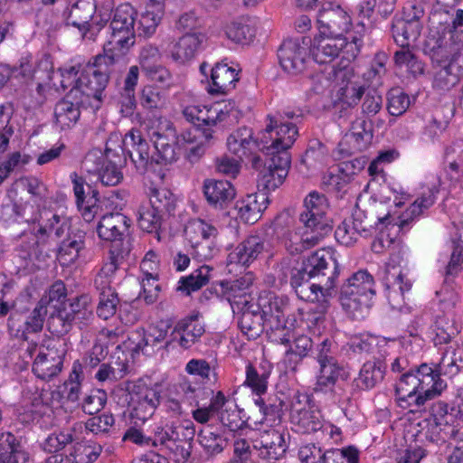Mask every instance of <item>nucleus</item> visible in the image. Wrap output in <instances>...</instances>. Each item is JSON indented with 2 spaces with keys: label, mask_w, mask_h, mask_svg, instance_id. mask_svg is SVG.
Wrapping results in <instances>:
<instances>
[{
  "label": "nucleus",
  "mask_w": 463,
  "mask_h": 463,
  "mask_svg": "<svg viewBox=\"0 0 463 463\" xmlns=\"http://www.w3.org/2000/svg\"><path fill=\"white\" fill-rule=\"evenodd\" d=\"M288 309L287 297L262 291L256 302L237 310L241 312L239 326L249 339H256L266 329L271 342L287 345L293 336L292 325H288L285 319Z\"/></svg>",
  "instance_id": "obj_1"
},
{
  "label": "nucleus",
  "mask_w": 463,
  "mask_h": 463,
  "mask_svg": "<svg viewBox=\"0 0 463 463\" xmlns=\"http://www.w3.org/2000/svg\"><path fill=\"white\" fill-rule=\"evenodd\" d=\"M4 211H12L14 220H24L32 224V232L35 236V241L24 250V245H20V255L24 260L33 258L40 259L42 255L48 256L52 247L56 244V240L61 238L65 232L69 230L67 222L61 219L60 215L49 208H40L34 210V205L31 202L24 203H14L3 206Z\"/></svg>",
  "instance_id": "obj_2"
},
{
  "label": "nucleus",
  "mask_w": 463,
  "mask_h": 463,
  "mask_svg": "<svg viewBox=\"0 0 463 463\" xmlns=\"http://www.w3.org/2000/svg\"><path fill=\"white\" fill-rule=\"evenodd\" d=\"M301 118V115H297L293 111L269 114L266 127L260 131V150L270 156L267 167L280 171L279 180L283 175L288 174L291 157L288 149L297 139V124L300 122Z\"/></svg>",
  "instance_id": "obj_3"
},
{
  "label": "nucleus",
  "mask_w": 463,
  "mask_h": 463,
  "mask_svg": "<svg viewBox=\"0 0 463 463\" xmlns=\"http://www.w3.org/2000/svg\"><path fill=\"white\" fill-rule=\"evenodd\" d=\"M194 435V423L186 420L178 425L157 426L149 437H146L137 429L129 428L125 432L123 440L142 447H153L175 463H185L191 456V442Z\"/></svg>",
  "instance_id": "obj_4"
},
{
  "label": "nucleus",
  "mask_w": 463,
  "mask_h": 463,
  "mask_svg": "<svg viewBox=\"0 0 463 463\" xmlns=\"http://www.w3.org/2000/svg\"><path fill=\"white\" fill-rule=\"evenodd\" d=\"M290 259L284 258L276 267L280 280H287L290 274V286L303 284L311 279H336L340 273L335 251L332 249H320L309 255L296 267L290 268Z\"/></svg>",
  "instance_id": "obj_5"
},
{
  "label": "nucleus",
  "mask_w": 463,
  "mask_h": 463,
  "mask_svg": "<svg viewBox=\"0 0 463 463\" xmlns=\"http://www.w3.org/2000/svg\"><path fill=\"white\" fill-rule=\"evenodd\" d=\"M419 435L436 445H444L463 430V402L449 406L439 402L433 404L429 418L418 423Z\"/></svg>",
  "instance_id": "obj_6"
},
{
  "label": "nucleus",
  "mask_w": 463,
  "mask_h": 463,
  "mask_svg": "<svg viewBox=\"0 0 463 463\" xmlns=\"http://www.w3.org/2000/svg\"><path fill=\"white\" fill-rule=\"evenodd\" d=\"M110 47H104V54L98 55L94 58L92 64L82 71L76 85L71 89H78L85 96V100L90 104V99L101 101L102 92L106 89L109 75L115 71L117 67L125 64V58L122 52H111Z\"/></svg>",
  "instance_id": "obj_7"
},
{
  "label": "nucleus",
  "mask_w": 463,
  "mask_h": 463,
  "mask_svg": "<svg viewBox=\"0 0 463 463\" xmlns=\"http://www.w3.org/2000/svg\"><path fill=\"white\" fill-rule=\"evenodd\" d=\"M148 137L156 150V165L160 163L172 164L179 158L182 154V146L184 143H192V132L187 130L180 136L170 121L160 122L156 127L148 130Z\"/></svg>",
  "instance_id": "obj_8"
},
{
  "label": "nucleus",
  "mask_w": 463,
  "mask_h": 463,
  "mask_svg": "<svg viewBox=\"0 0 463 463\" xmlns=\"http://www.w3.org/2000/svg\"><path fill=\"white\" fill-rule=\"evenodd\" d=\"M315 359L319 365L315 387L316 391L326 392L332 390L334 386L350 379L348 367L333 355L327 340L323 341L318 345Z\"/></svg>",
  "instance_id": "obj_9"
},
{
  "label": "nucleus",
  "mask_w": 463,
  "mask_h": 463,
  "mask_svg": "<svg viewBox=\"0 0 463 463\" xmlns=\"http://www.w3.org/2000/svg\"><path fill=\"white\" fill-rule=\"evenodd\" d=\"M135 14L134 8L128 4L120 5L114 10L110 22L111 36L105 47L125 56L126 51L135 43Z\"/></svg>",
  "instance_id": "obj_10"
},
{
  "label": "nucleus",
  "mask_w": 463,
  "mask_h": 463,
  "mask_svg": "<svg viewBox=\"0 0 463 463\" xmlns=\"http://www.w3.org/2000/svg\"><path fill=\"white\" fill-rule=\"evenodd\" d=\"M311 38H289L280 44L278 58L281 68L293 75L303 72L309 61Z\"/></svg>",
  "instance_id": "obj_11"
},
{
  "label": "nucleus",
  "mask_w": 463,
  "mask_h": 463,
  "mask_svg": "<svg viewBox=\"0 0 463 463\" xmlns=\"http://www.w3.org/2000/svg\"><path fill=\"white\" fill-rule=\"evenodd\" d=\"M326 80L332 81L337 99L349 107L361 100L364 94V86L355 80L353 69L348 66L336 69L335 66L326 68Z\"/></svg>",
  "instance_id": "obj_12"
},
{
  "label": "nucleus",
  "mask_w": 463,
  "mask_h": 463,
  "mask_svg": "<svg viewBox=\"0 0 463 463\" xmlns=\"http://www.w3.org/2000/svg\"><path fill=\"white\" fill-rule=\"evenodd\" d=\"M125 162L126 158L107 148L105 156L88 155L83 161V167L88 173L96 174L103 185L115 186L123 179L120 168Z\"/></svg>",
  "instance_id": "obj_13"
},
{
  "label": "nucleus",
  "mask_w": 463,
  "mask_h": 463,
  "mask_svg": "<svg viewBox=\"0 0 463 463\" xmlns=\"http://www.w3.org/2000/svg\"><path fill=\"white\" fill-rule=\"evenodd\" d=\"M298 458L302 463H358L359 452L353 446L323 451L320 447L309 443L299 448Z\"/></svg>",
  "instance_id": "obj_14"
},
{
  "label": "nucleus",
  "mask_w": 463,
  "mask_h": 463,
  "mask_svg": "<svg viewBox=\"0 0 463 463\" xmlns=\"http://www.w3.org/2000/svg\"><path fill=\"white\" fill-rule=\"evenodd\" d=\"M319 33L323 36L345 38L351 26V17L340 5L326 3L317 14Z\"/></svg>",
  "instance_id": "obj_15"
},
{
  "label": "nucleus",
  "mask_w": 463,
  "mask_h": 463,
  "mask_svg": "<svg viewBox=\"0 0 463 463\" xmlns=\"http://www.w3.org/2000/svg\"><path fill=\"white\" fill-rule=\"evenodd\" d=\"M254 276L251 272H248L234 280H223L215 285L214 290L216 296L227 299L233 312L241 310L242 307H246L254 303L248 293L252 286Z\"/></svg>",
  "instance_id": "obj_16"
},
{
  "label": "nucleus",
  "mask_w": 463,
  "mask_h": 463,
  "mask_svg": "<svg viewBox=\"0 0 463 463\" xmlns=\"http://www.w3.org/2000/svg\"><path fill=\"white\" fill-rule=\"evenodd\" d=\"M85 96L78 89H71L70 91L54 106L53 114L55 124L61 129L71 128L79 121L81 109L87 108L90 103Z\"/></svg>",
  "instance_id": "obj_17"
},
{
  "label": "nucleus",
  "mask_w": 463,
  "mask_h": 463,
  "mask_svg": "<svg viewBox=\"0 0 463 463\" xmlns=\"http://www.w3.org/2000/svg\"><path fill=\"white\" fill-rule=\"evenodd\" d=\"M438 381H443L435 373L432 366L422 364L414 369L402 373L399 383L396 384V394H407L421 392L428 387L432 389L438 384Z\"/></svg>",
  "instance_id": "obj_18"
},
{
  "label": "nucleus",
  "mask_w": 463,
  "mask_h": 463,
  "mask_svg": "<svg viewBox=\"0 0 463 463\" xmlns=\"http://www.w3.org/2000/svg\"><path fill=\"white\" fill-rule=\"evenodd\" d=\"M287 449L285 434L275 429L261 431L252 445L253 454L269 462L282 458Z\"/></svg>",
  "instance_id": "obj_19"
},
{
  "label": "nucleus",
  "mask_w": 463,
  "mask_h": 463,
  "mask_svg": "<svg viewBox=\"0 0 463 463\" xmlns=\"http://www.w3.org/2000/svg\"><path fill=\"white\" fill-rule=\"evenodd\" d=\"M123 143L132 163L140 174L155 171L154 165L158 159H156L155 156L149 155L148 143L141 137L138 130L128 131L125 135Z\"/></svg>",
  "instance_id": "obj_20"
},
{
  "label": "nucleus",
  "mask_w": 463,
  "mask_h": 463,
  "mask_svg": "<svg viewBox=\"0 0 463 463\" xmlns=\"http://www.w3.org/2000/svg\"><path fill=\"white\" fill-rule=\"evenodd\" d=\"M318 280V283H311L308 281L303 284H297L291 288L299 299L319 303L320 312L324 313L329 306L330 298H332L335 293L336 279L324 278Z\"/></svg>",
  "instance_id": "obj_21"
},
{
  "label": "nucleus",
  "mask_w": 463,
  "mask_h": 463,
  "mask_svg": "<svg viewBox=\"0 0 463 463\" xmlns=\"http://www.w3.org/2000/svg\"><path fill=\"white\" fill-rule=\"evenodd\" d=\"M131 416L142 421L148 420L160 403V392L145 384L134 385L131 392Z\"/></svg>",
  "instance_id": "obj_22"
},
{
  "label": "nucleus",
  "mask_w": 463,
  "mask_h": 463,
  "mask_svg": "<svg viewBox=\"0 0 463 463\" xmlns=\"http://www.w3.org/2000/svg\"><path fill=\"white\" fill-rule=\"evenodd\" d=\"M357 41L358 39L354 37L353 42L348 43L346 38L323 36L319 33L318 37L311 40L309 51L316 62L329 63L339 55L345 47H350L353 50L354 45L358 51Z\"/></svg>",
  "instance_id": "obj_23"
},
{
  "label": "nucleus",
  "mask_w": 463,
  "mask_h": 463,
  "mask_svg": "<svg viewBox=\"0 0 463 463\" xmlns=\"http://www.w3.org/2000/svg\"><path fill=\"white\" fill-rule=\"evenodd\" d=\"M130 219L121 213H111L102 216L97 226L99 237L111 242L130 241L128 238Z\"/></svg>",
  "instance_id": "obj_24"
},
{
  "label": "nucleus",
  "mask_w": 463,
  "mask_h": 463,
  "mask_svg": "<svg viewBox=\"0 0 463 463\" xmlns=\"http://www.w3.org/2000/svg\"><path fill=\"white\" fill-rule=\"evenodd\" d=\"M266 240L260 234H251L240 242L229 254V261L250 266L266 250Z\"/></svg>",
  "instance_id": "obj_25"
},
{
  "label": "nucleus",
  "mask_w": 463,
  "mask_h": 463,
  "mask_svg": "<svg viewBox=\"0 0 463 463\" xmlns=\"http://www.w3.org/2000/svg\"><path fill=\"white\" fill-rule=\"evenodd\" d=\"M363 210L357 208L353 213V221H343L335 232V240L345 245L352 246L363 234L367 235L372 231V224L362 220Z\"/></svg>",
  "instance_id": "obj_26"
},
{
  "label": "nucleus",
  "mask_w": 463,
  "mask_h": 463,
  "mask_svg": "<svg viewBox=\"0 0 463 463\" xmlns=\"http://www.w3.org/2000/svg\"><path fill=\"white\" fill-rule=\"evenodd\" d=\"M131 250L132 245L130 241L116 242V244L110 246L109 261L103 265L95 279L97 288H99L100 286L110 284V279L129 257Z\"/></svg>",
  "instance_id": "obj_27"
},
{
  "label": "nucleus",
  "mask_w": 463,
  "mask_h": 463,
  "mask_svg": "<svg viewBox=\"0 0 463 463\" xmlns=\"http://www.w3.org/2000/svg\"><path fill=\"white\" fill-rule=\"evenodd\" d=\"M206 40L203 33H188L181 36L170 50L171 58L180 64L192 61Z\"/></svg>",
  "instance_id": "obj_28"
},
{
  "label": "nucleus",
  "mask_w": 463,
  "mask_h": 463,
  "mask_svg": "<svg viewBox=\"0 0 463 463\" xmlns=\"http://www.w3.org/2000/svg\"><path fill=\"white\" fill-rule=\"evenodd\" d=\"M203 192L207 203L216 208L222 209L235 197V188L227 180L206 179Z\"/></svg>",
  "instance_id": "obj_29"
},
{
  "label": "nucleus",
  "mask_w": 463,
  "mask_h": 463,
  "mask_svg": "<svg viewBox=\"0 0 463 463\" xmlns=\"http://www.w3.org/2000/svg\"><path fill=\"white\" fill-rule=\"evenodd\" d=\"M67 237L64 238L58 249V257L63 263H73L81 257H85L86 252V232L80 229H70L65 232Z\"/></svg>",
  "instance_id": "obj_30"
},
{
  "label": "nucleus",
  "mask_w": 463,
  "mask_h": 463,
  "mask_svg": "<svg viewBox=\"0 0 463 463\" xmlns=\"http://www.w3.org/2000/svg\"><path fill=\"white\" fill-rule=\"evenodd\" d=\"M204 332V326L195 317H190L179 321L170 336L171 341L176 342L184 349H188L200 340Z\"/></svg>",
  "instance_id": "obj_31"
},
{
  "label": "nucleus",
  "mask_w": 463,
  "mask_h": 463,
  "mask_svg": "<svg viewBox=\"0 0 463 463\" xmlns=\"http://www.w3.org/2000/svg\"><path fill=\"white\" fill-rule=\"evenodd\" d=\"M435 373L440 378L441 375L449 378L457 375L463 368V343L453 341L445 349L440 362L434 364Z\"/></svg>",
  "instance_id": "obj_32"
},
{
  "label": "nucleus",
  "mask_w": 463,
  "mask_h": 463,
  "mask_svg": "<svg viewBox=\"0 0 463 463\" xmlns=\"http://www.w3.org/2000/svg\"><path fill=\"white\" fill-rule=\"evenodd\" d=\"M278 239L290 254H299L319 244V241L304 230L302 233L290 229L276 228Z\"/></svg>",
  "instance_id": "obj_33"
},
{
  "label": "nucleus",
  "mask_w": 463,
  "mask_h": 463,
  "mask_svg": "<svg viewBox=\"0 0 463 463\" xmlns=\"http://www.w3.org/2000/svg\"><path fill=\"white\" fill-rule=\"evenodd\" d=\"M269 199L266 194H248L244 199L236 203L238 217L241 222L253 224L260 220L264 210L267 209Z\"/></svg>",
  "instance_id": "obj_34"
},
{
  "label": "nucleus",
  "mask_w": 463,
  "mask_h": 463,
  "mask_svg": "<svg viewBox=\"0 0 463 463\" xmlns=\"http://www.w3.org/2000/svg\"><path fill=\"white\" fill-rule=\"evenodd\" d=\"M211 71V83L208 92L211 94H226L235 88L239 80L235 69L224 63H217Z\"/></svg>",
  "instance_id": "obj_35"
},
{
  "label": "nucleus",
  "mask_w": 463,
  "mask_h": 463,
  "mask_svg": "<svg viewBox=\"0 0 463 463\" xmlns=\"http://www.w3.org/2000/svg\"><path fill=\"white\" fill-rule=\"evenodd\" d=\"M298 220L304 230L319 242L333 230L332 219L328 215H324V213H314V212L302 209Z\"/></svg>",
  "instance_id": "obj_36"
},
{
  "label": "nucleus",
  "mask_w": 463,
  "mask_h": 463,
  "mask_svg": "<svg viewBox=\"0 0 463 463\" xmlns=\"http://www.w3.org/2000/svg\"><path fill=\"white\" fill-rule=\"evenodd\" d=\"M29 453L11 432L0 433V463H27Z\"/></svg>",
  "instance_id": "obj_37"
},
{
  "label": "nucleus",
  "mask_w": 463,
  "mask_h": 463,
  "mask_svg": "<svg viewBox=\"0 0 463 463\" xmlns=\"http://www.w3.org/2000/svg\"><path fill=\"white\" fill-rule=\"evenodd\" d=\"M446 386L447 384L444 381H438V384L432 389L428 387L426 390L413 393H399L396 394V402L401 408L414 412L424 406L427 401L432 400L439 395Z\"/></svg>",
  "instance_id": "obj_38"
},
{
  "label": "nucleus",
  "mask_w": 463,
  "mask_h": 463,
  "mask_svg": "<svg viewBox=\"0 0 463 463\" xmlns=\"http://www.w3.org/2000/svg\"><path fill=\"white\" fill-rule=\"evenodd\" d=\"M421 29L420 21L399 18L392 22V34L397 45L410 47L420 37Z\"/></svg>",
  "instance_id": "obj_39"
},
{
  "label": "nucleus",
  "mask_w": 463,
  "mask_h": 463,
  "mask_svg": "<svg viewBox=\"0 0 463 463\" xmlns=\"http://www.w3.org/2000/svg\"><path fill=\"white\" fill-rule=\"evenodd\" d=\"M171 327L169 323L161 322L157 326L151 327L142 340L137 343L135 350H140L144 354L154 353L156 350L167 348L174 341L166 339L168 329Z\"/></svg>",
  "instance_id": "obj_40"
},
{
  "label": "nucleus",
  "mask_w": 463,
  "mask_h": 463,
  "mask_svg": "<svg viewBox=\"0 0 463 463\" xmlns=\"http://www.w3.org/2000/svg\"><path fill=\"white\" fill-rule=\"evenodd\" d=\"M260 132L256 139H252V131L250 128L243 127L232 133L227 139V146L230 152L236 155L239 158L247 156L253 147H259Z\"/></svg>",
  "instance_id": "obj_41"
},
{
  "label": "nucleus",
  "mask_w": 463,
  "mask_h": 463,
  "mask_svg": "<svg viewBox=\"0 0 463 463\" xmlns=\"http://www.w3.org/2000/svg\"><path fill=\"white\" fill-rule=\"evenodd\" d=\"M385 372L386 365L381 359L367 361L363 364L354 383L361 390L372 389L383 380Z\"/></svg>",
  "instance_id": "obj_42"
},
{
  "label": "nucleus",
  "mask_w": 463,
  "mask_h": 463,
  "mask_svg": "<svg viewBox=\"0 0 463 463\" xmlns=\"http://www.w3.org/2000/svg\"><path fill=\"white\" fill-rule=\"evenodd\" d=\"M95 12L96 5L92 0H79L70 8L66 16L67 24L80 31H88Z\"/></svg>",
  "instance_id": "obj_43"
},
{
  "label": "nucleus",
  "mask_w": 463,
  "mask_h": 463,
  "mask_svg": "<svg viewBox=\"0 0 463 463\" xmlns=\"http://www.w3.org/2000/svg\"><path fill=\"white\" fill-rule=\"evenodd\" d=\"M446 34L434 35L431 34L425 42L424 52L427 54L432 62L442 66L443 63L449 61L453 52Z\"/></svg>",
  "instance_id": "obj_44"
},
{
  "label": "nucleus",
  "mask_w": 463,
  "mask_h": 463,
  "mask_svg": "<svg viewBox=\"0 0 463 463\" xmlns=\"http://www.w3.org/2000/svg\"><path fill=\"white\" fill-rule=\"evenodd\" d=\"M61 356L40 351L33 364V372L38 378L48 381L61 372Z\"/></svg>",
  "instance_id": "obj_45"
},
{
  "label": "nucleus",
  "mask_w": 463,
  "mask_h": 463,
  "mask_svg": "<svg viewBox=\"0 0 463 463\" xmlns=\"http://www.w3.org/2000/svg\"><path fill=\"white\" fill-rule=\"evenodd\" d=\"M373 296L354 291L350 296L340 292V301L343 308L354 319H360L368 313L372 307Z\"/></svg>",
  "instance_id": "obj_46"
},
{
  "label": "nucleus",
  "mask_w": 463,
  "mask_h": 463,
  "mask_svg": "<svg viewBox=\"0 0 463 463\" xmlns=\"http://www.w3.org/2000/svg\"><path fill=\"white\" fill-rule=\"evenodd\" d=\"M436 187L428 188L420 197H418L410 207L402 213L400 220V227L408 226L414 219L418 218L423 213L432 206L436 200Z\"/></svg>",
  "instance_id": "obj_47"
},
{
  "label": "nucleus",
  "mask_w": 463,
  "mask_h": 463,
  "mask_svg": "<svg viewBox=\"0 0 463 463\" xmlns=\"http://www.w3.org/2000/svg\"><path fill=\"white\" fill-rule=\"evenodd\" d=\"M179 392L183 399L190 405L199 406L206 402L213 394V390L203 383H198L188 379L179 383Z\"/></svg>",
  "instance_id": "obj_48"
},
{
  "label": "nucleus",
  "mask_w": 463,
  "mask_h": 463,
  "mask_svg": "<svg viewBox=\"0 0 463 463\" xmlns=\"http://www.w3.org/2000/svg\"><path fill=\"white\" fill-rule=\"evenodd\" d=\"M354 291L362 294H368L369 296L375 295L374 280L373 276L364 269L358 270L354 273L342 285L340 292H345L349 296Z\"/></svg>",
  "instance_id": "obj_49"
},
{
  "label": "nucleus",
  "mask_w": 463,
  "mask_h": 463,
  "mask_svg": "<svg viewBox=\"0 0 463 463\" xmlns=\"http://www.w3.org/2000/svg\"><path fill=\"white\" fill-rule=\"evenodd\" d=\"M291 420L297 430L302 433L318 432L323 428L324 421L320 411L315 406H309L308 410L293 414Z\"/></svg>",
  "instance_id": "obj_50"
},
{
  "label": "nucleus",
  "mask_w": 463,
  "mask_h": 463,
  "mask_svg": "<svg viewBox=\"0 0 463 463\" xmlns=\"http://www.w3.org/2000/svg\"><path fill=\"white\" fill-rule=\"evenodd\" d=\"M198 123L202 124L200 129L205 141H210L213 138V127L216 126L217 123L222 122L227 118V113L223 112L217 106L210 108L203 107L199 109Z\"/></svg>",
  "instance_id": "obj_51"
},
{
  "label": "nucleus",
  "mask_w": 463,
  "mask_h": 463,
  "mask_svg": "<svg viewBox=\"0 0 463 463\" xmlns=\"http://www.w3.org/2000/svg\"><path fill=\"white\" fill-rule=\"evenodd\" d=\"M392 277V280L387 277L385 283L387 298L392 307H398L403 302L405 293L411 290V283L402 272Z\"/></svg>",
  "instance_id": "obj_52"
},
{
  "label": "nucleus",
  "mask_w": 463,
  "mask_h": 463,
  "mask_svg": "<svg viewBox=\"0 0 463 463\" xmlns=\"http://www.w3.org/2000/svg\"><path fill=\"white\" fill-rule=\"evenodd\" d=\"M255 28L248 18L241 17L232 21L226 27V35L232 41L246 44L255 37Z\"/></svg>",
  "instance_id": "obj_53"
},
{
  "label": "nucleus",
  "mask_w": 463,
  "mask_h": 463,
  "mask_svg": "<svg viewBox=\"0 0 463 463\" xmlns=\"http://www.w3.org/2000/svg\"><path fill=\"white\" fill-rule=\"evenodd\" d=\"M212 269L209 266L203 265L194 269L189 276L182 277L179 280L177 290L190 295L192 292L200 289L209 281Z\"/></svg>",
  "instance_id": "obj_54"
},
{
  "label": "nucleus",
  "mask_w": 463,
  "mask_h": 463,
  "mask_svg": "<svg viewBox=\"0 0 463 463\" xmlns=\"http://www.w3.org/2000/svg\"><path fill=\"white\" fill-rule=\"evenodd\" d=\"M99 302L97 307V314L99 317L107 320L113 317L119 304V299L116 290L110 285L100 286Z\"/></svg>",
  "instance_id": "obj_55"
},
{
  "label": "nucleus",
  "mask_w": 463,
  "mask_h": 463,
  "mask_svg": "<svg viewBox=\"0 0 463 463\" xmlns=\"http://www.w3.org/2000/svg\"><path fill=\"white\" fill-rule=\"evenodd\" d=\"M217 235V229L202 219L189 221L184 228V236L189 243H198L200 240Z\"/></svg>",
  "instance_id": "obj_56"
},
{
  "label": "nucleus",
  "mask_w": 463,
  "mask_h": 463,
  "mask_svg": "<svg viewBox=\"0 0 463 463\" xmlns=\"http://www.w3.org/2000/svg\"><path fill=\"white\" fill-rule=\"evenodd\" d=\"M101 452V446L77 443L68 455L62 454L63 463H93Z\"/></svg>",
  "instance_id": "obj_57"
},
{
  "label": "nucleus",
  "mask_w": 463,
  "mask_h": 463,
  "mask_svg": "<svg viewBox=\"0 0 463 463\" xmlns=\"http://www.w3.org/2000/svg\"><path fill=\"white\" fill-rule=\"evenodd\" d=\"M138 225L146 232H156L157 240H160L158 230L161 227L163 213L156 211L149 204L142 205L138 211Z\"/></svg>",
  "instance_id": "obj_58"
},
{
  "label": "nucleus",
  "mask_w": 463,
  "mask_h": 463,
  "mask_svg": "<svg viewBox=\"0 0 463 463\" xmlns=\"http://www.w3.org/2000/svg\"><path fill=\"white\" fill-rule=\"evenodd\" d=\"M269 374V371L265 368H256L249 364L246 367L245 383L254 393L261 395L267 391Z\"/></svg>",
  "instance_id": "obj_59"
},
{
  "label": "nucleus",
  "mask_w": 463,
  "mask_h": 463,
  "mask_svg": "<svg viewBox=\"0 0 463 463\" xmlns=\"http://www.w3.org/2000/svg\"><path fill=\"white\" fill-rule=\"evenodd\" d=\"M47 328L51 334L57 336L65 335L71 330L72 323L66 307L57 308L49 316Z\"/></svg>",
  "instance_id": "obj_60"
},
{
  "label": "nucleus",
  "mask_w": 463,
  "mask_h": 463,
  "mask_svg": "<svg viewBox=\"0 0 463 463\" xmlns=\"http://www.w3.org/2000/svg\"><path fill=\"white\" fill-rule=\"evenodd\" d=\"M435 345L449 344L459 333L458 326L453 319L439 317L435 322Z\"/></svg>",
  "instance_id": "obj_61"
},
{
  "label": "nucleus",
  "mask_w": 463,
  "mask_h": 463,
  "mask_svg": "<svg viewBox=\"0 0 463 463\" xmlns=\"http://www.w3.org/2000/svg\"><path fill=\"white\" fill-rule=\"evenodd\" d=\"M139 69L134 65L129 71L124 80V88L122 92V107H125L127 113H131L136 106L135 89L137 84Z\"/></svg>",
  "instance_id": "obj_62"
},
{
  "label": "nucleus",
  "mask_w": 463,
  "mask_h": 463,
  "mask_svg": "<svg viewBox=\"0 0 463 463\" xmlns=\"http://www.w3.org/2000/svg\"><path fill=\"white\" fill-rule=\"evenodd\" d=\"M75 429L71 428L63 430L58 433L50 434L43 443L44 451L52 453V455L58 454L60 450L63 449L68 444L75 440L74 437Z\"/></svg>",
  "instance_id": "obj_63"
},
{
  "label": "nucleus",
  "mask_w": 463,
  "mask_h": 463,
  "mask_svg": "<svg viewBox=\"0 0 463 463\" xmlns=\"http://www.w3.org/2000/svg\"><path fill=\"white\" fill-rule=\"evenodd\" d=\"M148 204L163 214L170 213L175 208V197L166 188L153 189Z\"/></svg>",
  "instance_id": "obj_64"
}]
</instances>
